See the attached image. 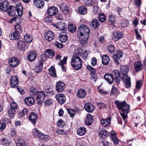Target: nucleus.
<instances>
[{"mask_svg": "<svg viewBox=\"0 0 146 146\" xmlns=\"http://www.w3.org/2000/svg\"><path fill=\"white\" fill-rule=\"evenodd\" d=\"M24 102L26 105L28 106H31L34 102V100L32 97H27L25 98Z\"/></svg>", "mask_w": 146, "mask_h": 146, "instance_id": "nucleus-27", "label": "nucleus"}, {"mask_svg": "<svg viewBox=\"0 0 146 146\" xmlns=\"http://www.w3.org/2000/svg\"><path fill=\"white\" fill-rule=\"evenodd\" d=\"M19 82L18 78L15 76H12L11 78L10 85L12 88L17 87Z\"/></svg>", "mask_w": 146, "mask_h": 146, "instance_id": "nucleus-18", "label": "nucleus"}, {"mask_svg": "<svg viewBox=\"0 0 146 146\" xmlns=\"http://www.w3.org/2000/svg\"><path fill=\"white\" fill-rule=\"evenodd\" d=\"M42 58H41L40 61H39L36 66L35 70L36 73H39L42 70L43 68V62L45 61V60L42 58V56H41Z\"/></svg>", "mask_w": 146, "mask_h": 146, "instance_id": "nucleus-14", "label": "nucleus"}, {"mask_svg": "<svg viewBox=\"0 0 146 146\" xmlns=\"http://www.w3.org/2000/svg\"><path fill=\"white\" fill-rule=\"evenodd\" d=\"M129 25V22L127 20H124L121 23V26L123 27H125Z\"/></svg>", "mask_w": 146, "mask_h": 146, "instance_id": "nucleus-62", "label": "nucleus"}, {"mask_svg": "<svg viewBox=\"0 0 146 146\" xmlns=\"http://www.w3.org/2000/svg\"><path fill=\"white\" fill-rule=\"evenodd\" d=\"M32 133L34 136L36 138H40L42 133L36 128L34 129Z\"/></svg>", "mask_w": 146, "mask_h": 146, "instance_id": "nucleus-44", "label": "nucleus"}, {"mask_svg": "<svg viewBox=\"0 0 146 146\" xmlns=\"http://www.w3.org/2000/svg\"><path fill=\"white\" fill-rule=\"evenodd\" d=\"M100 11L99 7L97 6H94L93 9V12L94 14H96Z\"/></svg>", "mask_w": 146, "mask_h": 146, "instance_id": "nucleus-56", "label": "nucleus"}, {"mask_svg": "<svg viewBox=\"0 0 146 146\" xmlns=\"http://www.w3.org/2000/svg\"><path fill=\"white\" fill-rule=\"evenodd\" d=\"M121 78L125 84V86L126 88H128L131 86V81L130 78L129 77L127 74L123 75L121 77Z\"/></svg>", "mask_w": 146, "mask_h": 146, "instance_id": "nucleus-10", "label": "nucleus"}, {"mask_svg": "<svg viewBox=\"0 0 146 146\" xmlns=\"http://www.w3.org/2000/svg\"><path fill=\"white\" fill-rule=\"evenodd\" d=\"M19 58L13 57L10 58L8 60L9 65L12 67H17L20 63Z\"/></svg>", "mask_w": 146, "mask_h": 146, "instance_id": "nucleus-6", "label": "nucleus"}, {"mask_svg": "<svg viewBox=\"0 0 146 146\" xmlns=\"http://www.w3.org/2000/svg\"><path fill=\"white\" fill-rule=\"evenodd\" d=\"M90 31L89 28L85 25H81L79 27L77 31V37L81 44L86 43L89 37Z\"/></svg>", "mask_w": 146, "mask_h": 146, "instance_id": "nucleus-1", "label": "nucleus"}, {"mask_svg": "<svg viewBox=\"0 0 146 146\" xmlns=\"http://www.w3.org/2000/svg\"><path fill=\"white\" fill-rule=\"evenodd\" d=\"M117 91V88L114 86H113L112 89L110 93L111 95H114L115 94Z\"/></svg>", "mask_w": 146, "mask_h": 146, "instance_id": "nucleus-64", "label": "nucleus"}, {"mask_svg": "<svg viewBox=\"0 0 146 146\" xmlns=\"http://www.w3.org/2000/svg\"><path fill=\"white\" fill-rule=\"evenodd\" d=\"M55 131L58 134H65L66 132L64 131L62 129H55Z\"/></svg>", "mask_w": 146, "mask_h": 146, "instance_id": "nucleus-59", "label": "nucleus"}, {"mask_svg": "<svg viewBox=\"0 0 146 146\" xmlns=\"http://www.w3.org/2000/svg\"><path fill=\"white\" fill-rule=\"evenodd\" d=\"M65 88L64 84L61 81H59L56 83V90L58 92H61L63 91Z\"/></svg>", "mask_w": 146, "mask_h": 146, "instance_id": "nucleus-20", "label": "nucleus"}, {"mask_svg": "<svg viewBox=\"0 0 146 146\" xmlns=\"http://www.w3.org/2000/svg\"><path fill=\"white\" fill-rule=\"evenodd\" d=\"M97 106L100 109H102L103 108H105L106 107V106L105 104L101 102L98 103L97 104Z\"/></svg>", "mask_w": 146, "mask_h": 146, "instance_id": "nucleus-57", "label": "nucleus"}, {"mask_svg": "<svg viewBox=\"0 0 146 146\" xmlns=\"http://www.w3.org/2000/svg\"><path fill=\"white\" fill-rule=\"evenodd\" d=\"M52 25L55 28L61 31H65L67 30L66 25L61 22H59L56 24H53Z\"/></svg>", "mask_w": 146, "mask_h": 146, "instance_id": "nucleus-9", "label": "nucleus"}, {"mask_svg": "<svg viewBox=\"0 0 146 146\" xmlns=\"http://www.w3.org/2000/svg\"><path fill=\"white\" fill-rule=\"evenodd\" d=\"M15 110L10 108L9 110V114L11 116H14L15 113Z\"/></svg>", "mask_w": 146, "mask_h": 146, "instance_id": "nucleus-58", "label": "nucleus"}, {"mask_svg": "<svg viewBox=\"0 0 146 146\" xmlns=\"http://www.w3.org/2000/svg\"><path fill=\"white\" fill-rule=\"evenodd\" d=\"M44 36L45 39L48 41L52 40L54 37L53 33L50 31L46 32L44 33Z\"/></svg>", "mask_w": 146, "mask_h": 146, "instance_id": "nucleus-19", "label": "nucleus"}, {"mask_svg": "<svg viewBox=\"0 0 146 146\" xmlns=\"http://www.w3.org/2000/svg\"><path fill=\"white\" fill-rule=\"evenodd\" d=\"M68 29L70 32L73 33L76 31V28L74 25L72 24H70L68 25Z\"/></svg>", "mask_w": 146, "mask_h": 146, "instance_id": "nucleus-46", "label": "nucleus"}, {"mask_svg": "<svg viewBox=\"0 0 146 146\" xmlns=\"http://www.w3.org/2000/svg\"><path fill=\"white\" fill-rule=\"evenodd\" d=\"M134 68L136 72L140 71L142 68L141 62L139 61L136 62L134 64Z\"/></svg>", "mask_w": 146, "mask_h": 146, "instance_id": "nucleus-33", "label": "nucleus"}, {"mask_svg": "<svg viewBox=\"0 0 146 146\" xmlns=\"http://www.w3.org/2000/svg\"><path fill=\"white\" fill-rule=\"evenodd\" d=\"M93 120V116L90 114L87 115L85 120V123L88 125H91Z\"/></svg>", "mask_w": 146, "mask_h": 146, "instance_id": "nucleus-34", "label": "nucleus"}, {"mask_svg": "<svg viewBox=\"0 0 146 146\" xmlns=\"http://www.w3.org/2000/svg\"><path fill=\"white\" fill-rule=\"evenodd\" d=\"M75 53L76 55H78L82 56L84 60L86 59L87 58V51L83 50L80 47H78L77 49L75 50Z\"/></svg>", "mask_w": 146, "mask_h": 146, "instance_id": "nucleus-5", "label": "nucleus"}, {"mask_svg": "<svg viewBox=\"0 0 146 146\" xmlns=\"http://www.w3.org/2000/svg\"><path fill=\"white\" fill-rule=\"evenodd\" d=\"M70 64L73 68L77 70L81 68L82 63L80 58L78 56L75 55L72 57Z\"/></svg>", "mask_w": 146, "mask_h": 146, "instance_id": "nucleus-4", "label": "nucleus"}, {"mask_svg": "<svg viewBox=\"0 0 146 146\" xmlns=\"http://www.w3.org/2000/svg\"><path fill=\"white\" fill-rule=\"evenodd\" d=\"M86 95V92L84 90L80 89L78 90L77 92V96L80 98H84Z\"/></svg>", "mask_w": 146, "mask_h": 146, "instance_id": "nucleus-29", "label": "nucleus"}, {"mask_svg": "<svg viewBox=\"0 0 146 146\" xmlns=\"http://www.w3.org/2000/svg\"><path fill=\"white\" fill-rule=\"evenodd\" d=\"M44 55L45 58H52L54 56V53L51 49H48L46 50Z\"/></svg>", "mask_w": 146, "mask_h": 146, "instance_id": "nucleus-30", "label": "nucleus"}, {"mask_svg": "<svg viewBox=\"0 0 146 146\" xmlns=\"http://www.w3.org/2000/svg\"><path fill=\"white\" fill-rule=\"evenodd\" d=\"M85 110L88 112H92L94 110V105L91 103H86L84 105Z\"/></svg>", "mask_w": 146, "mask_h": 146, "instance_id": "nucleus-22", "label": "nucleus"}, {"mask_svg": "<svg viewBox=\"0 0 146 146\" xmlns=\"http://www.w3.org/2000/svg\"><path fill=\"white\" fill-rule=\"evenodd\" d=\"M116 18L115 17L112 15H110L108 17V21L109 23L114 25L116 21Z\"/></svg>", "mask_w": 146, "mask_h": 146, "instance_id": "nucleus-45", "label": "nucleus"}, {"mask_svg": "<svg viewBox=\"0 0 146 146\" xmlns=\"http://www.w3.org/2000/svg\"><path fill=\"white\" fill-rule=\"evenodd\" d=\"M129 69L127 66H122L120 68V72L123 74H127L129 71Z\"/></svg>", "mask_w": 146, "mask_h": 146, "instance_id": "nucleus-39", "label": "nucleus"}, {"mask_svg": "<svg viewBox=\"0 0 146 146\" xmlns=\"http://www.w3.org/2000/svg\"><path fill=\"white\" fill-rule=\"evenodd\" d=\"M36 98L38 103V104H40L42 103L43 101L44 100L45 96V94L44 92L43 91L37 92H36Z\"/></svg>", "mask_w": 146, "mask_h": 146, "instance_id": "nucleus-7", "label": "nucleus"}, {"mask_svg": "<svg viewBox=\"0 0 146 146\" xmlns=\"http://www.w3.org/2000/svg\"><path fill=\"white\" fill-rule=\"evenodd\" d=\"M10 108L17 110V105L15 102H11L10 104Z\"/></svg>", "mask_w": 146, "mask_h": 146, "instance_id": "nucleus-60", "label": "nucleus"}, {"mask_svg": "<svg viewBox=\"0 0 146 146\" xmlns=\"http://www.w3.org/2000/svg\"><path fill=\"white\" fill-rule=\"evenodd\" d=\"M56 98L58 102L61 104L65 103L66 101V98L64 94H58L56 95Z\"/></svg>", "mask_w": 146, "mask_h": 146, "instance_id": "nucleus-15", "label": "nucleus"}, {"mask_svg": "<svg viewBox=\"0 0 146 146\" xmlns=\"http://www.w3.org/2000/svg\"><path fill=\"white\" fill-rule=\"evenodd\" d=\"M17 132L16 130L14 128H11V132L9 133V135L12 137H14L16 135Z\"/></svg>", "mask_w": 146, "mask_h": 146, "instance_id": "nucleus-54", "label": "nucleus"}, {"mask_svg": "<svg viewBox=\"0 0 146 146\" xmlns=\"http://www.w3.org/2000/svg\"><path fill=\"white\" fill-rule=\"evenodd\" d=\"M87 68L91 72V74L93 75L92 77L93 78H95L96 77V75L95 74V73L96 72V69L88 65L87 66Z\"/></svg>", "mask_w": 146, "mask_h": 146, "instance_id": "nucleus-42", "label": "nucleus"}, {"mask_svg": "<svg viewBox=\"0 0 146 146\" xmlns=\"http://www.w3.org/2000/svg\"><path fill=\"white\" fill-rule=\"evenodd\" d=\"M58 11V9L56 7H51L47 9V13L48 16H53L57 14Z\"/></svg>", "mask_w": 146, "mask_h": 146, "instance_id": "nucleus-11", "label": "nucleus"}, {"mask_svg": "<svg viewBox=\"0 0 146 146\" xmlns=\"http://www.w3.org/2000/svg\"><path fill=\"white\" fill-rule=\"evenodd\" d=\"M120 73L119 70H116L113 71L112 74H106L104 76V78L109 83L111 84L112 83L115 76V82L117 84L120 83L121 81L120 77Z\"/></svg>", "mask_w": 146, "mask_h": 146, "instance_id": "nucleus-3", "label": "nucleus"}, {"mask_svg": "<svg viewBox=\"0 0 146 146\" xmlns=\"http://www.w3.org/2000/svg\"><path fill=\"white\" fill-rule=\"evenodd\" d=\"M86 131V129L84 127L79 128L77 131V134L80 136L84 135Z\"/></svg>", "mask_w": 146, "mask_h": 146, "instance_id": "nucleus-43", "label": "nucleus"}, {"mask_svg": "<svg viewBox=\"0 0 146 146\" xmlns=\"http://www.w3.org/2000/svg\"><path fill=\"white\" fill-rule=\"evenodd\" d=\"M34 4L37 7L42 8L44 5V1L42 0H34Z\"/></svg>", "mask_w": 146, "mask_h": 146, "instance_id": "nucleus-26", "label": "nucleus"}, {"mask_svg": "<svg viewBox=\"0 0 146 146\" xmlns=\"http://www.w3.org/2000/svg\"><path fill=\"white\" fill-rule=\"evenodd\" d=\"M36 53L35 52L31 51L28 54V59L30 62H33L36 58Z\"/></svg>", "mask_w": 146, "mask_h": 146, "instance_id": "nucleus-24", "label": "nucleus"}, {"mask_svg": "<svg viewBox=\"0 0 146 146\" xmlns=\"http://www.w3.org/2000/svg\"><path fill=\"white\" fill-rule=\"evenodd\" d=\"M68 58L67 56L64 57L63 59L60 61V62L58 63V65L65 64L66 63V61Z\"/></svg>", "mask_w": 146, "mask_h": 146, "instance_id": "nucleus-63", "label": "nucleus"}, {"mask_svg": "<svg viewBox=\"0 0 146 146\" xmlns=\"http://www.w3.org/2000/svg\"><path fill=\"white\" fill-rule=\"evenodd\" d=\"M91 24L93 28L94 29L98 28L99 26L98 21L96 19L92 21Z\"/></svg>", "mask_w": 146, "mask_h": 146, "instance_id": "nucleus-47", "label": "nucleus"}, {"mask_svg": "<svg viewBox=\"0 0 146 146\" xmlns=\"http://www.w3.org/2000/svg\"><path fill=\"white\" fill-rule=\"evenodd\" d=\"M18 48L21 51H25L28 48V46L24 41L19 40L17 42Z\"/></svg>", "mask_w": 146, "mask_h": 146, "instance_id": "nucleus-8", "label": "nucleus"}, {"mask_svg": "<svg viewBox=\"0 0 146 146\" xmlns=\"http://www.w3.org/2000/svg\"><path fill=\"white\" fill-rule=\"evenodd\" d=\"M109 134V133L107 130H105L100 131L99 133V135L100 138L105 139L107 137Z\"/></svg>", "mask_w": 146, "mask_h": 146, "instance_id": "nucleus-35", "label": "nucleus"}, {"mask_svg": "<svg viewBox=\"0 0 146 146\" xmlns=\"http://www.w3.org/2000/svg\"><path fill=\"white\" fill-rule=\"evenodd\" d=\"M114 102L118 109L119 110H121L123 112L121 113L120 114L125 123L127 122L126 119L127 118V114L129 112V105L127 104L125 101L121 102L116 100Z\"/></svg>", "mask_w": 146, "mask_h": 146, "instance_id": "nucleus-2", "label": "nucleus"}, {"mask_svg": "<svg viewBox=\"0 0 146 146\" xmlns=\"http://www.w3.org/2000/svg\"><path fill=\"white\" fill-rule=\"evenodd\" d=\"M115 132L113 131H111V138L112 142H113L115 144H117L119 143L118 139L116 138L115 136Z\"/></svg>", "mask_w": 146, "mask_h": 146, "instance_id": "nucleus-38", "label": "nucleus"}, {"mask_svg": "<svg viewBox=\"0 0 146 146\" xmlns=\"http://www.w3.org/2000/svg\"><path fill=\"white\" fill-rule=\"evenodd\" d=\"M113 34L112 39L115 41H117L122 37L123 33L120 31H114Z\"/></svg>", "mask_w": 146, "mask_h": 146, "instance_id": "nucleus-16", "label": "nucleus"}, {"mask_svg": "<svg viewBox=\"0 0 146 146\" xmlns=\"http://www.w3.org/2000/svg\"><path fill=\"white\" fill-rule=\"evenodd\" d=\"M20 33L15 31L12 34L9 35V38L11 40H18L19 39Z\"/></svg>", "mask_w": 146, "mask_h": 146, "instance_id": "nucleus-25", "label": "nucleus"}, {"mask_svg": "<svg viewBox=\"0 0 146 146\" xmlns=\"http://www.w3.org/2000/svg\"><path fill=\"white\" fill-rule=\"evenodd\" d=\"M95 0H87L85 2V5L87 6H89L92 5L94 3Z\"/></svg>", "mask_w": 146, "mask_h": 146, "instance_id": "nucleus-55", "label": "nucleus"}, {"mask_svg": "<svg viewBox=\"0 0 146 146\" xmlns=\"http://www.w3.org/2000/svg\"><path fill=\"white\" fill-rule=\"evenodd\" d=\"M1 144L4 146H8V140L4 138L3 139L1 140Z\"/></svg>", "mask_w": 146, "mask_h": 146, "instance_id": "nucleus-61", "label": "nucleus"}, {"mask_svg": "<svg viewBox=\"0 0 146 146\" xmlns=\"http://www.w3.org/2000/svg\"><path fill=\"white\" fill-rule=\"evenodd\" d=\"M110 61L109 57L106 55H103L102 57V63L103 65H108Z\"/></svg>", "mask_w": 146, "mask_h": 146, "instance_id": "nucleus-36", "label": "nucleus"}, {"mask_svg": "<svg viewBox=\"0 0 146 146\" xmlns=\"http://www.w3.org/2000/svg\"><path fill=\"white\" fill-rule=\"evenodd\" d=\"M99 21L101 22H104L106 20V19L105 15L102 13H100L99 14Z\"/></svg>", "mask_w": 146, "mask_h": 146, "instance_id": "nucleus-48", "label": "nucleus"}, {"mask_svg": "<svg viewBox=\"0 0 146 146\" xmlns=\"http://www.w3.org/2000/svg\"><path fill=\"white\" fill-rule=\"evenodd\" d=\"M10 5L9 1L5 0L0 3V9L3 11H6L8 9V6Z\"/></svg>", "mask_w": 146, "mask_h": 146, "instance_id": "nucleus-13", "label": "nucleus"}, {"mask_svg": "<svg viewBox=\"0 0 146 146\" xmlns=\"http://www.w3.org/2000/svg\"><path fill=\"white\" fill-rule=\"evenodd\" d=\"M79 13L82 15H84L87 13V8L85 7L82 6L79 7L78 8Z\"/></svg>", "mask_w": 146, "mask_h": 146, "instance_id": "nucleus-37", "label": "nucleus"}, {"mask_svg": "<svg viewBox=\"0 0 146 146\" xmlns=\"http://www.w3.org/2000/svg\"><path fill=\"white\" fill-rule=\"evenodd\" d=\"M7 10V12L8 15L11 16H13L15 15H16V8L10 5Z\"/></svg>", "mask_w": 146, "mask_h": 146, "instance_id": "nucleus-23", "label": "nucleus"}, {"mask_svg": "<svg viewBox=\"0 0 146 146\" xmlns=\"http://www.w3.org/2000/svg\"><path fill=\"white\" fill-rule=\"evenodd\" d=\"M15 31L17 32L20 33H21L22 32L23 30L22 26L19 24H17L15 26Z\"/></svg>", "mask_w": 146, "mask_h": 146, "instance_id": "nucleus-49", "label": "nucleus"}, {"mask_svg": "<svg viewBox=\"0 0 146 146\" xmlns=\"http://www.w3.org/2000/svg\"><path fill=\"white\" fill-rule=\"evenodd\" d=\"M24 39L28 43H31L33 40L32 36L28 34H25L24 35Z\"/></svg>", "mask_w": 146, "mask_h": 146, "instance_id": "nucleus-41", "label": "nucleus"}, {"mask_svg": "<svg viewBox=\"0 0 146 146\" xmlns=\"http://www.w3.org/2000/svg\"><path fill=\"white\" fill-rule=\"evenodd\" d=\"M111 118L108 117L107 119H102L101 120V123L102 125L105 127L109 125L110 123Z\"/></svg>", "mask_w": 146, "mask_h": 146, "instance_id": "nucleus-31", "label": "nucleus"}, {"mask_svg": "<svg viewBox=\"0 0 146 146\" xmlns=\"http://www.w3.org/2000/svg\"><path fill=\"white\" fill-rule=\"evenodd\" d=\"M59 7L61 11L65 15H67L69 13L68 6L64 3L60 4Z\"/></svg>", "mask_w": 146, "mask_h": 146, "instance_id": "nucleus-12", "label": "nucleus"}, {"mask_svg": "<svg viewBox=\"0 0 146 146\" xmlns=\"http://www.w3.org/2000/svg\"><path fill=\"white\" fill-rule=\"evenodd\" d=\"M56 124L58 127H62L64 125L65 123L62 119H59L56 123Z\"/></svg>", "mask_w": 146, "mask_h": 146, "instance_id": "nucleus-52", "label": "nucleus"}, {"mask_svg": "<svg viewBox=\"0 0 146 146\" xmlns=\"http://www.w3.org/2000/svg\"><path fill=\"white\" fill-rule=\"evenodd\" d=\"M68 37L66 33L64 31L60 33L59 35V40L62 42H65L67 40Z\"/></svg>", "mask_w": 146, "mask_h": 146, "instance_id": "nucleus-21", "label": "nucleus"}, {"mask_svg": "<svg viewBox=\"0 0 146 146\" xmlns=\"http://www.w3.org/2000/svg\"><path fill=\"white\" fill-rule=\"evenodd\" d=\"M49 74L52 76L56 77V70L54 67L51 66L48 69Z\"/></svg>", "mask_w": 146, "mask_h": 146, "instance_id": "nucleus-40", "label": "nucleus"}, {"mask_svg": "<svg viewBox=\"0 0 146 146\" xmlns=\"http://www.w3.org/2000/svg\"><path fill=\"white\" fill-rule=\"evenodd\" d=\"M15 8L19 16H21L23 14V8L21 5L19 3H17Z\"/></svg>", "mask_w": 146, "mask_h": 146, "instance_id": "nucleus-32", "label": "nucleus"}, {"mask_svg": "<svg viewBox=\"0 0 146 146\" xmlns=\"http://www.w3.org/2000/svg\"><path fill=\"white\" fill-rule=\"evenodd\" d=\"M29 118L33 123H35L37 120V115L35 113L32 112L30 114Z\"/></svg>", "mask_w": 146, "mask_h": 146, "instance_id": "nucleus-28", "label": "nucleus"}, {"mask_svg": "<svg viewBox=\"0 0 146 146\" xmlns=\"http://www.w3.org/2000/svg\"><path fill=\"white\" fill-rule=\"evenodd\" d=\"M108 51L111 54H113L114 53L115 50L114 46L112 45H109L108 46Z\"/></svg>", "mask_w": 146, "mask_h": 146, "instance_id": "nucleus-50", "label": "nucleus"}, {"mask_svg": "<svg viewBox=\"0 0 146 146\" xmlns=\"http://www.w3.org/2000/svg\"><path fill=\"white\" fill-rule=\"evenodd\" d=\"M49 138V136L48 135H45L42 133L39 138L43 141H46L48 140Z\"/></svg>", "mask_w": 146, "mask_h": 146, "instance_id": "nucleus-51", "label": "nucleus"}, {"mask_svg": "<svg viewBox=\"0 0 146 146\" xmlns=\"http://www.w3.org/2000/svg\"><path fill=\"white\" fill-rule=\"evenodd\" d=\"M123 55V53L122 51L119 50L116 51L115 54H113V57L117 64L118 65L119 64L118 59L122 57Z\"/></svg>", "mask_w": 146, "mask_h": 146, "instance_id": "nucleus-17", "label": "nucleus"}, {"mask_svg": "<svg viewBox=\"0 0 146 146\" xmlns=\"http://www.w3.org/2000/svg\"><path fill=\"white\" fill-rule=\"evenodd\" d=\"M68 111L70 117L73 118L75 115V112L74 110L71 109H69L68 110Z\"/></svg>", "mask_w": 146, "mask_h": 146, "instance_id": "nucleus-53", "label": "nucleus"}]
</instances>
